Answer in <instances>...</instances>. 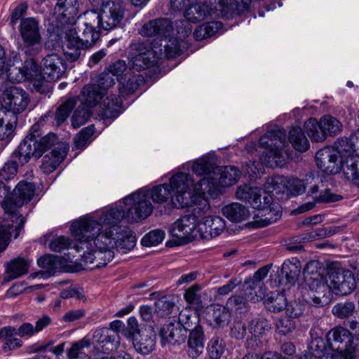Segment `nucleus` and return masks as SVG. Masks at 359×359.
I'll return each instance as SVG.
<instances>
[{
	"mask_svg": "<svg viewBox=\"0 0 359 359\" xmlns=\"http://www.w3.org/2000/svg\"><path fill=\"white\" fill-rule=\"evenodd\" d=\"M304 129L312 141H324L327 135H335L342 130V124L336 118L327 115L319 121L311 118L304 123Z\"/></svg>",
	"mask_w": 359,
	"mask_h": 359,
	"instance_id": "obj_9",
	"label": "nucleus"
},
{
	"mask_svg": "<svg viewBox=\"0 0 359 359\" xmlns=\"http://www.w3.org/2000/svg\"><path fill=\"white\" fill-rule=\"evenodd\" d=\"M323 270L316 260L308 262L304 269L305 286L302 287L301 293L304 301L309 304L320 305V294L324 296L327 291L347 295L355 287V278L350 271H332L325 278L321 272Z\"/></svg>",
	"mask_w": 359,
	"mask_h": 359,
	"instance_id": "obj_2",
	"label": "nucleus"
},
{
	"mask_svg": "<svg viewBox=\"0 0 359 359\" xmlns=\"http://www.w3.org/2000/svg\"><path fill=\"white\" fill-rule=\"evenodd\" d=\"M241 176V172L234 166L228 165L219 170L218 179L203 177L194 187V190L199 194H205L211 191V187L218 185L222 187H228L236 184Z\"/></svg>",
	"mask_w": 359,
	"mask_h": 359,
	"instance_id": "obj_17",
	"label": "nucleus"
},
{
	"mask_svg": "<svg viewBox=\"0 0 359 359\" xmlns=\"http://www.w3.org/2000/svg\"><path fill=\"white\" fill-rule=\"evenodd\" d=\"M285 181L286 178L282 176L277 175L269 177L264 184V189L267 192L271 194L273 192L276 194L284 192L285 190Z\"/></svg>",
	"mask_w": 359,
	"mask_h": 359,
	"instance_id": "obj_58",
	"label": "nucleus"
},
{
	"mask_svg": "<svg viewBox=\"0 0 359 359\" xmlns=\"http://www.w3.org/2000/svg\"><path fill=\"white\" fill-rule=\"evenodd\" d=\"M191 21L188 20L186 18L184 20L176 21L175 22V29L176 30V38L182 41L188 37L192 31Z\"/></svg>",
	"mask_w": 359,
	"mask_h": 359,
	"instance_id": "obj_63",
	"label": "nucleus"
},
{
	"mask_svg": "<svg viewBox=\"0 0 359 359\" xmlns=\"http://www.w3.org/2000/svg\"><path fill=\"white\" fill-rule=\"evenodd\" d=\"M192 325L189 316L183 313L180 314L178 323L163 325L160 330L162 346H179L184 343L187 339V331L191 330Z\"/></svg>",
	"mask_w": 359,
	"mask_h": 359,
	"instance_id": "obj_11",
	"label": "nucleus"
},
{
	"mask_svg": "<svg viewBox=\"0 0 359 359\" xmlns=\"http://www.w3.org/2000/svg\"><path fill=\"white\" fill-rule=\"evenodd\" d=\"M224 3L219 0H208L201 3L192 4L184 12V18L193 23L202 21L208 17H222L226 15Z\"/></svg>",
	"mask_w": 359,
	"mask_h": 359,
	"instance_id": "obj_15",
	"label": "nucleus"
},
{
	"mask_svg": "<svg viewBox=\"0 0 359 359\" xmlns=\"http://www.w3.org/2000/svg\"><path fill=\"white\" fill-rule=\"evenodd\" d=\"M199 222L195 216L186 215L178 219L169 227L170 235L181 243H187L199 237Z\"/></svg>",
	"mask_w": 359,
	"mask_h": 359,
	"instance_id": "obj_18",
	"label": "nucleus"
},
{
	"mask_svg": "<svg viewBox=\"0 0 359 359\" xmlns=\"http://www.w3.org/2000/svg\"><path fill=\"white\" fill-rule=\"evenodd\" d=\"M20 32L25 43V53L29 56L38 54L41 50V36L38 22L31 18L22 19L20 25Z\"/></svg>",
	"mask_w": 359,
	"mask_h": 359,
	"instance_id": "obj_16",
	"label": "nucleus"
},
{
	"mask_svg": "<svg viewBox=\"0 0 359 359\" xmlns=\"http://www.w3.org/2000/svg\"><path fill=\"white\" fill-rule=\"evenodd\" d=\"M204 332L199 325L191 330L187 340V353L192 358H198L204 350Z\"/></svg>",
	"mask_w": 359,
	"mask_h": 359,
	"instance_id": "obj_29",
	"label": "nucleus"
},
{
	"mask_svg": "<svg viewBox=\"0 0 359 359\" xmlns=\"http://www.w3.org/2000/svg\"><path fill=\"white\" fill-rule=\"evenodd\" d=\"M15 153V150L13 152L11 160L6 162L0 168V177L3 180H10L13 179L17 174L18 165L25 164L20 162V156H14Z\"/></svg>",
	"mask_w": 359,
	"mask_h": 359,
	"instance_id": "obj_45",
	"label": "nucleus"
},
{
	"mask_svg": "<svg viewBox=\"0 0 359 359\" xmlns=\"http://www.w3.org/2000/svg\"><path fill=\"white\" fill-rule=\"evenodd\" d=\"M262 189L247 184L238 187L236 192L237 198L248 202L253 208L262 207Z\"/></svg>",
	"mask_w": 359,
	"mask_h": 359,
	"instance_id": "obj_31",
	"label": "nucleus"
},
{
	"mask_svg": "<svg viewBox=\"0 0 359 359\" xmlns=\"http://www.w3.org/2000/svg\"><path fill=\"white\" fill-rule=\"evenodd\" d=\"M355 308V304L352 302H339L332 307V313L338 318H348L353 315Z\"/></svg>",
	"mask_w": 359,
	"mask_h": 359,
	"instance_id": "obj_54",
	"label": "nucleus"
},
{
	"mask_svg": "<svg viewBox=\"0 0 359 359\" xmlns=\"http://www.w3.org/2000/svg\"><path fill=\"white\" fill-rule=\"evenodd\" d=\"M225 345L218 337L212 338L208 344V351L211 359H219L224 353Z\"/></svg>",
	"mask_w": 359,
	"mask_h": 359,
	"instance_id": "obj_62",
	"label": "nucleus"
},
{
	"mask_svg": "<svg viewBox=\"0 0 359 359\" xmlns=\"http://www.w3.org/2000/svg\"><path fill=\"white\" fill-rule=\"evenodd\" d=\"M7 79L11 82L20 83L29 81L32 83L34 88L42 91L44 81L37 63L32 58L25 61L22 67H10L6 72Z\"/></svg>",
	"mask_w": 359,
	"mask_h": 359,
	"instance_id": "obj_10",
	"label": "nucleus"
},
{
	"mask_svg": "<svg viewBox=\"0 0 359 359\" xmlns=\"http://www.w3.org/2000/svg\"><path fill=\"white\" fill-rule=\"evenodd\" d=\"M170 182L176 193L175 198L172 196L169 202V205L177 208L191 206L196 196L191 191L194 186L191 176L187 173L178 172L172 176Z\"/></svg>",
	"mask_w": 359,
	"mask_h": 359,
	"instance_id": "obj_8",
	"label": "nucleus"
},
{
	"mask_svg": "<svg viewBox=\"0 0 359 359\" xmlns=\"http://www.w3.org/2000/svg\"><path fill=\"white\" fill-rule=\"evenodd\" d=\"M222 27L218 21H212L198 26L194 32V37L197 41L203 40L214 35Z\"/></svg>",
	"mask_w": 359,
	"mask_h": 359,
	"instance_id": "obj_44",
	"label": "nucleus"
},
{
	"mask_svg": "<svg viewBox=\"0 0 359 359\" xmlns=\"http://www.w3.org/2000/svg\"><path fill=\"white\" fill-rule=\"evenodd\" d=\"M132 56L129 71L141 72L154 67L158 60L156 53L149 42L137 41L130 46Z\"/></svg>",
	"mask_w": 359,
	"mask_h": 359,
	"instance_id": "obj_13",
	"label": "nucleus"
},
{
	"mask_svg": "<svg viewBox=\"0 0 359 359\" xmlns=\"http://www.w3.org/2000/svg\"><path fill=\"white\" fill-rule=\"evenodd\" d=\"M245 298L238 295L231 296L228 299L226 305L231 308V310L239 311L240 313L244 312L247 308V301L252 302H258L262 299L264 292L258 294L257 292H252L250 290L249 292H245Z\"/></svg>",
	"mask_w": 359,
	"mask_h": 359,
	"instance_id": "obj_32",
	"label": "nucleus"
},
{
	"mask_svg": "<svg viewBox=\"0 0 359 359\" xmlns=\"http://www.w3.org/2000/svg\"><path fill=\"white\" fill-rule=\"evenodd\" d=\"M270 269V266L266 265L259 269L255 272L252 278H250L245 281L244 286L245 290H250L252 292H257L258 294L263 292L262 291V280L266 277Z\"/></svg>",
	"mask_w": 359,
	"mask_h": 359,
	"instance_id": "obj_42",
	"label": "nucleus"
},
{
	"mask_svg": "<svg viewBox=\"0 0 359 359\" xmlns=\"http://www.w3.org/2000/svg\"><path fill=\"white\" fill-rule=\"evenodd\" d=\"M124 203L130 205L125 210L123 208H111L103 212L105 222H121L125 219L128 223L138 222L147 218L154 207L145 191H139L124 198Z\"/></svg>",
	"mask_w": 359,
	"mask_h": 359,
	"instance_id": "obj_5",
	"label": "nucleus"
},
{
	"mask_svg": "<svg viewBox=\"0 0 359 359\" xmlns=\"http://www.w3.org/2000/svg\"><path fill=\"white\" fill-rule=\"evenodd\" d=\"M343 173L346 180L355 184L359 188V157L350 159L343 168Z\"/></svg>",
	"mask_w": 359,
	"mask_h": 359,
	"instance_id": "obj_51",
	"label": "nucleus"
},
{
	"mask_svg": "<svg viewBox=\"0 0 359 359\" xmlns=\"http://www.w3.org/2000/svg\"><path fill=\"white\" fill-rule=\"evenodd\" d=\"M344 355L325 346L322 338L313 339L309 346V350L304 355L295 356L293 359H342Z\"/></svg>",
	"mask_w": 359,
	"mask_h": 359,
	"instance_id": "obj_23",
	"label": "nucleus"
},
{
	"mask_svg": "<svg viewBox=\"0 0 359 359\" xmlns=\"http://www.w3.org/2000/svg\"><path fill=\"white\" fill-rule=\"evenodd\" d=\"M215 169L214 164L206 158H198L192 165V171L198 176L208 175Z\"/></svg>",
	"mask_w": 359,
	"mask_h": 359,
	"instance_id": "obj_60",
	"label": "nucleus"
},
{
	"mask_svg": "<svg viewBox=\"0 0 359 359\" xmlns=\"http://www.w3.org/2000/svg\"><path fill=\"white\" fill-rule=\"evenodd\" d=\"M103 97V93L99 90L95 84L86 85L82 90L81 100L88 107L96 106Z\"/></svg>",
	"mask_w": 359,
	"mask_h": 359,
	"instance_id": "obj_39",
	"label": "nucleus"
},
{
	"mask_svg": "<svg viewBox=\"0 0 359 359\" xmlns=\"http://www.w3.org/2000/svg\"><path fill=\"white\" fill-rule=\"evenodd\" d=\"M223 215L233 222H240L247 219L250 216L248 210L243 205L234 203L222 208Z\"/></svg>",
	"mask_w": 359,
	"mask_h": 359,
	"instance_id": "obj_38",
	"label": "nucleus"
},
{
	"mask_svg": "<svg viewBox=\"0 0 359 359\" xmlns=\"http://www.w3.org/2000/svg\"><path fill=\"white\" fill-rule=\"evenodd\" d=\"M156 344L155 335L141 333L134 339L133 346L136 351L142 355H148L154 349Z\"/></svg>",
	"mask_w": 359,
	"mask_h": 359,
	"instance_id": "obj_40",
	"label": "nucleus"
},
{
	"mask_svg": "<svg viewBox=\"0 0 359 359\" xmlns=\"http://www.w3.org/2000/svg\"><path fill=\"white\" fill-rule=\"evenodd\" d=\"M53 1L55 20L49 24L48 31L50 34H61L74 23L79 9V0Z\"/></svg>",
	"mask_w": 359,
	"mask_h": 359,
	"instance_id": "obj_7",
	"label": "nucleus"
},
{
	"mask_svg": "<svg viewBox=\"0 0 359 359\" xmlns=\"http://www.w3.org/2000/svg\"><path fill=\"white\" fill-rule=\"evenodd\" d=\"M175 306V303L166 297H163L156 302L155 311L160 317H167L172 313Z\"/></svg>",
	"mask_w": 359,
	"mask_h": 359,
	"instance_id": "obj_61",
	"label": "nucleus"
},
{
	"mask_svg": "<svg viewBox=\"0 0 359 359\" xmlns=\"http://www.w3.org/2000/svg\"><path fill=\"white\" fill-rule=\"evenodd\" d=\"M43 75L41 78L49 81L60 79L67 69L64 58L57 53L47 55L42 60Z\"/></svg>",
	"mask_w": 359,
	"mask_h": 359,
	"instance_id": "obj_21",
	"label": "nucleus"
},
{
	"mask_svg": "<svg viewBox=\"0 0 359 359\" xmlns=\"http://www.w3.org/2000/svg\"><path fill=\"white\" fill-rule=\"evenodd\" d=\"M75 107V102L72 99L67 100L62 103L56 110L54 119L57 125H60L69 116Z\"/></svg>",
	"mask_w": 359,
	"mask_h": 359,
	"instance_id": "obj_59",
	"label": "nucleus"
},
{
	"mask_svg": "<svg viewBox=\"0 0 359 359\" xmlns=\"http://www.w3.org/2000/svg\"><path fill=\"white\" fill-rule=\"evenodd\" d=\"M327 348L344 355L346 359L355 358L353 337L350 331L342 327H336L327 334Z\"/></svg>",
	"mask_w": 359,
	"mask_h": 359,
	"instance_id": "obj_12",
	"label": "nucleus"
},
{
	"mask_svg": "<svg viewBox=\"0 0 359 359\" xmlns=\"http://www.w3.org/2000/svg\"><path fill=\"white\" fill-rule=\"evenodd\" d=\"M301 269L302 264L297 258L285 260L282 265L279 283L288 287L294 285L299 277Z\"/></svg>",
	"mask_w": 359,
	"mask_h": 359,
	"instance_id": "obj_27",
	"label": "nucleus"
},
{
	"mask_svg": "<svg viewBox=\"0 0 359 359\" xmlns=\"http://www.w3.org/2000/svg\"><path fill=\"white\" fill-rule=\"evenodd\" d=\"M18 117L6 118V115L0 118V140L9 142L16 126Z\"/></svg>",
	"mask_w": 359,
	"mask_h": 359,
	"instance_id": "obj_47",
	"label": "nucleus"
},
{
	"mask_svg": "<svg viewBox=\"0 0 359 359\" xmlns=\"http://www.w3.org/2000/svg\"><path fill=\"white\" fill-rule=\"evenodd\" d=\"M49 246L51 250L56 252H60L69 248H74L76 252H79L81 249L84 248L82 246H79L74 241H71L69 238L62 236L53 239Z\"/></svg>",
	"mask_w": 359,
	"mask_h": 359,
	"instance_id": "obj_46",
	"label": "nucleus"
},
{
	"mask_svg": "<svg viewBox=\"0 0 359 359\" xmlns=\"http://www.w3.org/2000/svg\"><path fill=\"white\" fill-rule=\"evenodd\" d=\"M50 116V113L42 116L39 122L31 127L29 133L15 149L14 156H20L22 163H27L31 157L39 158L47 149L51 147L50 137H41L39 133L40 125Z\"/></svg>",
	"mask_w": 359,
	"mask_h": 359,
	"instance_id": "obj_6",
	"label": "nucleus"
},
{
	"mask_svg": "<svg viewBox=\"0 0 359 359\" xmlns=\"http://www.w3.org/2000/svg\"><path fill=\"white\" fill-rule=\"evenodd\" d=\"M88 346L89 342L85 339L73 344L67 352L68 359H88V355L83 352V348Z\"/></svg>",
	"mask_w": 359,
	"mask_h": 359,
	"instance_id": "obj_57",
	"label": "nucleus"
},
{
	"mask_svg": "<svg viewBox=\"0 0 359 359\" xmlns=\"http://www.w3.org/2000/svg\"><path fill=\"white\" fill-rule=\"evenodd\" d=\"M122 100L120 94L117 96H107L102 102V115L107 118H116L120 114Z\"/></svg>",
	"mask_w": 359,
	"mask_h": 359,
	"instance_id": "obj_35",
	"label": "nucleus"
},
{
	"mask_svg": "<svg viewBox=\"0 0 359 359\" xmlns=\"http://www.w3.org/2000/svg\"><path fill=\"white\" fill-rule=\"evenodd\" d=\"M260 145L267 149L260 157L262 162L250 161L243 167L249 178L256 179L264 173V165L269 168L283 167L290 157L286 149V135L283 130H271L259 138Z\"/></svg>",
	"mask_w": 359,
	"mask_h": 359,
	"instance_id": "obj_4",
	"label": "nucleus"
},
{
	"mask_svg": "<svg viewBox=\"0 0 359 359\" xmlns=\"http://www.w3.org/2000/svg\"><path fill=\"white\" fill-rule=\"evenodd\" d=\"M226 228L225 220L219 216H208L199 222V237L210 239L219 236Z\"/></svg>",
	"mask_w": 359,
	"mask_h": 359,
	"instance_id": "obj_25",
	"label": "nucleus"
},
{
	"mask_svg": "<svg viewBox=\"0 0 359 359\" xmlns=\"http://www.w3.org/2000/svg\"><path fill=\"white\" fill-rule=\"evenodd\" d=\"M67 153L66 146L58 145L55 147L50 154H46L43 159L42 168L46 172H52L65 159Z\"/></svg>",
	"mask_w": 359,
	"mask_h": 359,
	"instance_id": "obj_30",
	"label": "nucleus"
},
{
	"mask_svg": "<svg viewBox=\"0 0 359 359\" xmlns=\"http://www.w3.org/2000/svg\"><path fill=\"white\" fill-rule=\"evenodd\" d=\"M165 238V233L162 230L156 229L146 234L142 239V244L144 246H155L161 243Z\"/></svg>",
	"mask_w": 359,
	"mask_h": 359,
	"instance_id": "obj_64",
	"label": "nucleus"
},
{
	"mask_svg": "<svg viewBox=\"0 0 359 359\" xmlns=\"http://www.w3.org/2000/svg\"><path fill=\"white\" fill-rule=\"evenodd\" d=\"M93 341L100 346L104 353H108L119 346L120 337H116L114 332L107 327H101L95 330Z\"/></svg>",
	"mask_w": 359,
	"mask_h": 359,
	"instance_id": "obj_26",
	"label": "nucleus"
},
{
	"mask_svg": "<svg viewBox=\"0 0 359 359\" xmlns=\"http://www.w3.org/2000/svg\"><path fill=\"white\" fill-rule=\"evenodd\" d=\"M100 11L102 20V29L111 30L116 27L122 20L124 7L121 1H109L103 4Z\"/></svg>",
	"mask_w": 359,
	"mask_h": 359,
	"instance_id": "obj_22",
	"label": "nucleus"
},
{
	"mask_svg": "<svg viewBox=\"0 0 359 359\" xmlns=\"http://www.w3.org/2000/svg\"><path fill=\"white\" fill-rule=\"evenodd\" d=\"M354 144L346 137L339 139L330 149L337 151L336 154L347 165V161L350 159H355L352 155L355 152Z\"/></svg>",
	"mask_w": 359,
	"mask_h": 359,
	"instance_id": "obj_41",
	"label": "nucleus"
},
{
	"mask_svg": "<svg viewBox=\"0 0 359 359\" xmlns=\"http://www.w3.org/2000/svg\"><path fill=\"white\" fill-rule=\"evenodd\" d=\"M337 151L330 147L323 148L317 151L316 162L317 166L323 172L329 175L339 173L346 165L344 161L338 155Z\"/></svg>",
	"mask_w": 359,
	"mask_h": 359,
	"instance_id": "obj_19",
	"label": "nucleus"
},
{
	"mask_svg": "<svg viewBox=\"0 0 359 359\" xmlns=\"http://www.w3.org/2000/svg\"><path fill=\"white\" fill-rule=\"evenodd\" d=\"M30 102V97L27 92L21 88L11 86L4 91L3 97V107L6 110V118L18 117V114L24 112Z\"/></svg>",
	"mask_w": 359,
	"mask_h": 359,
	"instance_id": "obj_14",
	"label": "nucleus"
},
{
	"mask_svg": "<svg viewBox=\"0 0 359 359\" xmlns=\"http://www.w3.org/2000/svg\"><path fill=\"white\" fill-rule=\"evenodd\" d=\"M212 318L216 325L224 327L226 326L230 321L231 313L225 306L219 304L215 305L213 307Z\"/></svg>",
	"mask_w": 359,
	"mask_h": 359,
	"instance_id": "obj_52",
	"label": "nucleus"
},
{
	"mask_svg": "<svg viewBox=\"0 0 359 359\" xmlns=\"http://www.w3.org/2000/svg\"><path fill=\"white\" fill-rule=\"evenodd\" d=\"M174 31L172 22L168 18H158L145 23L141 28L140 34L142 36L169 37Z\"/></svg>",
	"mask_w": 359,
	"mask_h": 359,
	"instance_id": "obj_24",
	"label": "nucleus"
},
{
	"mask_svg": "<svg viewBox=\"0 0 359 359\" xmlns=\"http://www.w3.org/2000/svg\"><path fill=\"white\" fill-rule=\"evenodd\" d=\"M55 36L57 39H62L65 35V41L63 45L64 54L66 58L74 62L79 59L82 49L86 48L84 44L80 41L78 34L72 26L68 27L65 32L61 34H50Z\"/></svg>",
	"mask_w": 359,
	"mask_h": 359,
	"instance_id": "obj_20",
	"label": "nucleus"
},
{
	"mask_svg": "<svg viewBox=\"0 0 359 359\" xmlns=\"http://www.w3.org/2000/svg\"><path fill=\"white\" fill-rule=\"evenodd\" d=\"M119 223L104 222L102 213L99 221L85 217L72 224L71 231L76 241L87 249L82 256L86 264H95L97 268L105 266L114 257V248L122 253L133 249L135 236L123 229Z\"/></svg>",
	"mask_w": 359,
	"mask_h": 359,
	"instance_id": "obj_1",
	"label": "nucleus"
},
{
	"mask_svg": "<svg viewBox=\"0 0 359 359\" xmlns=\"http://www.w3.org/2000/svg\"><path fill=\"white\" fill-rule=\"evenodd\" d=\"M15 334H18L14 327L6 326L0 329V341L4 342V350H13L22 346V340L15 337Z\"/></svg>",
	"mask_w": 359,
	"mask_h": 359,
	"instance_id": "obj_37",
	"label": "nucleus"
},
{
	"mask_svg": "<svg viewBox=\"0 0 359 359\" xmlns=\"http://www.w3.org/2000/svg\"><path fill=\"white\" fill-rule=\"evenodd\" d=\"M31 261L22 257H18L8 262L5 266L7 276L5 281L10 282L28 273Z\"/></svg>",
	"mask_w": 359,
	"mask_h": 359,
	"instance_id": "obj_28",
	"label": "nucleus"
},
{
	"mask_svg": "<svg viewBox=\"0 0 359 359\" xmlns=\"http://www.w3.org/2000/svg\"><path fill=\"white\" fill-rule=\"evenodd\" d=\"M35 189L33 183L21 181L14 189L13 198L3 201L2 208L8 217L0 224V252L6 250L12 236L17 238L23 230L25 218L18 208L32 199Z\"/></svg>",
	"mask_w": 359,
	"mask_h": 359,
	"instance_id": "obj_3",
	"label": "nucleus"
},
{
	"mask_svg": "<svg viewBox=\"0 0 359 359\" xmlns=\"http://www.w3.org/2000/svg\"><path fill=\"white\" fill-rule=\"evenodd\" d=\"M95 127L90 125L83 128L74 137V144L76 149H84L92 140Z\"/></svg>",
	"mask_w": 359,
	"mask_h": 359,
	"instance_id": "obj_50",
	"label": "nucleus"
},
{
	"mask_svg": "<svg viewBox=\"0 0 359 359\" xmlns=\"http://www.w3.org/2000/svg\"><path fill=\"white\" fill-rule=\"evenodd\" d=\"M144 191L154 203H163L168 202L169 200L170 201H171L174 187L170 181L168 184L164 183L159 184L154 187L152 189Z\"/></svg>",
	"mask_w": 359,
	"mask_h": 359,
	"instance_id": "obj_33",
	"label": "nucleus"
},
{
	"mask_svg": "<svg viewBox=\"0 0 359 359\" xmlns=\"http://www.w3.org/2000/svg\"><path fill=\"white\" fill-rule=\"evenodd\" d=\"M191 207H192V212L191 214L189 215L195 216L196 222H199V218L210 209V204L207 199L199 195H196L194 203Z\"/></svg>",
	"mask_w": 359,
	"mask_h": 359,
	"instance_id": "obj_56",
	"label": "nucleus"
},
{
	"mask_svg": "<svg viewBox=\"0 0 359 359\" xmlns=\"http://www.w3.org/2000/svg\"><path fill=\"white\" fill-rule=\"evenodd\" d=\"M287 299L283 292H271L265 302V305L269 311L279 312L286 306Z\"/></svg>",
	"mask_w": 359,
	"mask_h": 359,
	"instance_id": "obj_48",
	"label": "nucleus"
},
{
	"mask_svg": "<svg viewBox=\"0 0 359 359\" xmlns=\"http://www.w3.org/2000/svg\"><path fill=\"white\" fill-rule=\"evenodd\" d=\"M81 34L78 36L86 48L92 47L100 38V32L88 26H83Z\"/></svg>",
	"mask_w": 359,
	"mask_h": 359,
	"instance_id": "obj_55",
	"label": "nucleus"
},
{
	"mask_svg": "<svg viewBox=\"0 0 359 359\" xmlns=\"http://www.w3.org/2000/svg\"><path fill=\"white\" fill-rule=\"evenodd\" d=\"M270 325L269 322L264 318L253 319L249 324V332L252 334V339L262 336L266 331L269 330Z\"/></svg>",
	"mask_w": 359,
	"mask_h": 359,
	"instance_id": "obj_53",
	"label": "nucleus"
},
{
	"mask_svg": "<svg viewBox=\"0 0 359 359\" xmlns=\"http://www.w3.org/2000/svg\"><path fill=\"white\" fill-rule=\"evenodd\" d=\"M222 4L224 3L226 15H222V18L227 19L236 15H240L249 11L252 0H231L228 4L227 0H219Z\"/></svg>",
	"mask_w": 359,
	"mask_h": 359,
	"instance_id": "obj_36",
	"label": "nucleus"
},
{
	"mask_svg": "<svg viewBox=\"0 0 359 359\" xmlns=\"http://www.w3.org/2000/svg\"><path fill=\"white\" fill-rule=\"evenodd\" d=\"M308 193L310 195H313L316 202L318 203L337 202L342 198L341 195L332 193L329 189L325 188L322 181L318 184L312 186Z\"/></svg>",
	"mask_w": 359,
	"mask_h": 359,
	"instance_id": "obj_34",
	"label": "nucleus"
},
{
	"mask_svg": "<svg viewBox=\"0 0 359 359\" xmlns=\"http://www.w3.org/2000/svg\"><path fill=\"white\" fill-rule=\"evenodd\" d=\"M144 83V77L140 74H135L129 77L126 83H121L119 88V94L121 97H128L138 89Z\"/></svg>",
	"mask_w": 359,
	"mask_h": 359,
	"instance_id": "obj_49",
	"label": "nucleus"
},
{
	"mask_svg": "<svg viewBox=\"0 0 359 359\" xmlns=\"http://www.w3.org/2000/svg\"><path fill=\"white\" fill-rule=\"evenodd\" d=\"M288 138L290 143L296 150L300 152H304L309 149V140L301 128H292L289 132Z\"/></svg>",
	"mask_w": 359,
	"mask_h": 359,
	"instance_id": "obj_43",
	"label": "nucleus"
}]
</instances>
